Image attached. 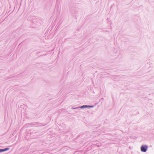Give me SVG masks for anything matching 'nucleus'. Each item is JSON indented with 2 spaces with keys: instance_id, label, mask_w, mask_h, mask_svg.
I'll return each mask as SVG.
<instances>
[{
  "instance_id": "f03ea898",
  "label": "nucleus",
  "mask_w": 154,
  "mask_h": 154,
  "mask_svg": "<svg viewBox=\"0 0 154 154\" xmlns=\"http://www.w3.org/2000/svg\"><path fill=\"white\" fill-rule=\"evenodd\" d=\"M83 106H82L81 108H83Z\"/></svg>"
},
{
  "instance_id": "f257e3e1",
  "label": "nucleus",
  "mask_w": 154,
  "mask_h": 154,
  "mask_svg": "<svg viewBox=\"0 0 154 154\" xmlns=\"http://www.w3.org/2000/svg\"><path fill=\"white\" fill-rule=\"evenodd\" d=\"M147 146H142L141 147V151L143 152H146L147 149Z\"/></svg>"
}]
</instances>
